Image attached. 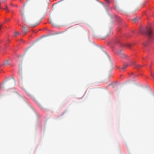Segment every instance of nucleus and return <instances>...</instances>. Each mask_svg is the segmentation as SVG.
Segmentation results:
<instances>
[{
  "label": "nucleus",
  "instance_id": "16",
  "mask_svg": "<svg viewBox=\"0 0 154 154\" xmlns=\"http://www.w3.org/2000/svg\"><path fill=\"white\" fill-rule=\"evenodd\" d=\"M151 75L152 76H153V75H152V73H151Z\"/></svg>",
  "mask_w": 154,
  "mask_h": 154
},
{
  "label": "nucleus",
  "instance_id": "17",
  "mask_svg": "<svg viewBox=\"0 0 154 154\" xmlns=\"http://www.w3.org/2000/svg\"><path fill=\"white\" fill-rule=\"evenodd\" d=\"M0 9H2L1 7V6H0Z\"/></svg>",
  "mask_w": 154,
  "mask_h": 154
},
{
  "label": "nucleus",
  "instance_id": "7",
  "mask_svg": "<svg viewBox=\"0 0 154 154\" xmlns=\"http://www.w3.org/2000/svg\"><path fill=\"white\" fill-rule=\"evenodd\" d=\"M130 65H135V63L132 61H131L130 62Z\"/></svg>",
  "mask_w": 154,
  "mask_h": 154
},
{
  "label": "nucleus",
  "instance_id": "9",
  "mask_svg": "<svg viewBox=\"0 0 154 154\" xmlns=\"http://www.w3.org/2000/svg\"><path fill=\"white\" fill-rule=\"evenodd\" d=\"M106 3L107 4H108L109 3V0H105Z\"/></svg>",
  "mask_w": 154,
  "mask_h": 154
},
{
  "label": "nucleus",
  "instance_id": "11",
  "mask_svg": "<svg viewBox=\"0 0 154 154\" xmlns=\"http://www.w3.org/2000/svg\"><path fill=\"white\" fill-rule=\"evenodd\" d=\"M147 42H145L143 43V45L144 46H146L147 45Z\"/></svg>",
  "mask_w": 154,
  "mask_h": 154
},
{
  "label": "nucleus",
  "instance_id": "8",
  "mask_svg": "<svg viewBox=\"0 0 154 154\" xmlns=\"http://www.w3.org/2000/svg\"><path fill=\"white\" fill-rule=\"evenodd\" d=\"M19 34V33L18 32H15L14 33V35L15 36H17Z\"/></svg>",
  "mask_w": 154,
  "mask_h": 154
},
{
  "label": "nucleus",
  "instance_id": "10",
  "mask_svg": "<svg viewBox=\"0 0 154 154\" xmlns=\"http://www.w3.org/2000/svg\"><path fill=\"white\" fill-rule=\"evenodd\" d=\"M127 46L128 47H131V45L130 44H128L127 45Z\"/></svg>",
  "mask_w": 154,
  "mask_h": 154
},
{
  "label": "nucleus",
  "instance_id": "4",
  "mask_svg": "<svg viewBox=\"0 0 154 154\" xmlns=\"http://www.w3.org/2000/svg\"><path fill=\"white\" fill-rule=\"evenodd\" d=\"M9 64L8 61V60H6L4 61L3 63V65H7Z\"/></svg>",
  "mask_w": 154,
  "mask_h": 154
},
{
  "label": "nucleus",
  "instance_id": "3",
  "mask_svg": "<svg viewBox=\"0 0 154 154\" xmlns=\"http://www.w3.org/2000/svg\"><path fill=\"white\" fill-rule=\"evenodd\" d=\"M128 66V64L126 63H124L122 69L124 70Z\"/></svg>",
  "mask_w": 154,
  "mask_h": 154
},
{
  "label": "nucleus",
  "instance_id": "15",
  "mask_svg": "<svg viewBox=\"0 0 154 154\" xmlns=\"http://www.w3.org/2000/svg\"><path fill=\"white\" fill-rule=\"evenodd\" d=\"M4 9L5 10H7V7H6L5 8H4Z\"/></svg>",
  "mask_w": 154,
  "mask_h": 154
},
{
  "label": "nucleus",
  "instance_id": "1",
  "mask_svg": "<svg viewBox=\"0 0 154 154\" xmlns=\"http://www.w3.org/2000/svg\"><path fill=\"white\" fill-rule=\"evenodd\" d=\"M143 33L146 35L148 36L150 40L153 39V32L151 27H147L145 31L143 32Z\"/></svg>",
  "mask_w": 154,
  "mask_h": 154
},
{
  "label": "nucleus",
  "instance_id": "12",
  "mask_svg": "<svg viewBox=\"0 0 154 154\" xmlns=\"http://www.w3.org/2000/svg\"><path fill=\"white\" fill-rule=\"evenodd\" d=\"M136 20V18H134V19H132V20L135 21Z\"/></svg>",
  "mask_w": 154,
  "mask_h": 154
},
{
  "label": "nucleus",
  "instance_id": "6",
  "mask_svg": "<svg viewBox=\"0 0 154 154\" xmlns=\"http://www.w3.org/2000/svg\"><path fill=\"white\" fill-rule=\"evenodd\" d=\"M23 30L25 34H26L27 32V29L25 27L23 28Z\"/></svg>",
  "mask_w": 154,
  "mask_h": 154
},
{
  "label": "nucleus",
  "instance_id": "5",
  "mask_svg": "<svg viewBox=\"0 0 154 154\" xmlns=\"http://www.w3.org/2000/svg\"><path fill=\"white\" fill-rule=\"evenodd\" d=\"M23 10H24V8H23L22 9H21L20 10V14L22 15H23Z\"/></svg>",
  "mask_w": 154,
  "mask_h": 154
},
{
  "label": "nucleus",
  "instance_id": "14",
  "mask_svg": "<svg viewBox=\"0 0 154 154\" xmlns=\"http://www.w3.org/2000/svg\"><path fill=\"white\" fill-rule=\"evenodd\" d=\"M37 25V24H35L34 26H33V27H35V26H36Z\"/></svg>",
  "mask_w": 154,
  "mask_h": 154
},
{
  "label": "nucleus",
  "instance_id": "13",
  "mask_svg": "<svg viewBox=\"0 0 154 154\" xmlns=\"http://www.w3.org/2000/svg\"><path fill=\"white\" fill-rule=\"evenodd\" d=\"M137 66L138 67V68H139L140 67H141V66L140 65H137Z\"/></svg>",
  "mask_w": 154,
  "mask_h": 154
},
{
  "label": "nucleus",
  "instance_id": "2",
  "mask_svg": "<svg viewBox=\"0 0 154 154\" xmlns=\"http://www.w3.org/2000/svg\"><path fill=\"white\" fill-rule=\"evenodd\" d=\"M119 56L122 59H127L129 56H128L126 54L121 52V51L118 52Z\"/></svg>",
  "mask_w": 154,
  "mask_h": 154
},
{
  "label": "nucleus",
  "instance_id": "18",
  "mask_svg": "<svg viewBox=\"0 0 154 154\" xmlns=\"http://www.w3.org/2000/svg\"><path fill=\"white\" fill-rule=\"evenodd\" d=\"M131 74L133 75V74H134V73H131Z\"/></svg>",
  "mask_w": 154,
  "mask_h": 154
}]
</instances>
